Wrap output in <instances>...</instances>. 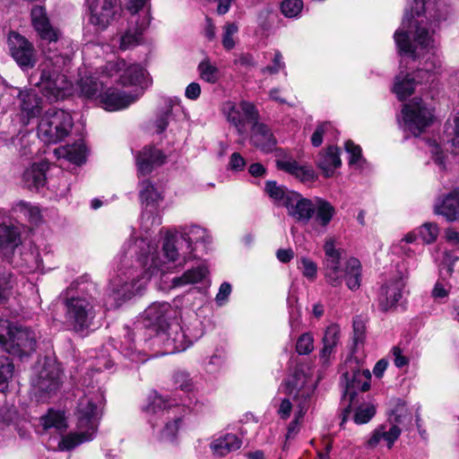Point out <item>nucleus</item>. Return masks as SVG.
<instances>
[{
	"mask_svg": "<svg viewBox=\"0 0 459 459\" xmlns=\"http://www.w3.org/2000/svg\"><path fill=\"white\" fill-rule=\"evenodd\" d=\"M178 237L167 230L160 250L158 245L144 238H130L123 246L115 275L110 279L108 293L118 307L145 288L154 276L168 273L179 256Z\"/></svg>",
	"mask_w": 459,
	"mask_h": 459,
	"instance_id": "nucleus-1",
	"label": "nucleus"
},
{
	"mask_svg": "<svg viewBox=\"0 0 459 459\" xmlns=\"http://www.w3.org/2000/svg\"><path fill=\"white\" fill-rule=\"evenodd\" d=\"M415 4L411 13L406 12L401 27L394 32V39L399 53L413 59L425 54H431L423 66L413 74L400 73L394 80L393 91L401 100L411 95L418 83L432 80L441 63L433 50L436 47L435 29L424 12V0H413Z\"/></svg>",
	"mask_w": 459,
	"mask_h": 459,
	"instance_id": "nucleus-2",
	"label": "nucleus"
},
{
	"mask_svg": "<svg viewBox=\"0 0 459 459\" xmlns=\"http://www.w3.org/2000/svg\"><path fill=\"white\" fill-rule=\"evenodd\" d=\"M91 376L87 373L83 385L87 389L80 398L75 416L76 430L63 436L58 443L61 451H68L75 446L93 439L98 429L101 408L104 404V393L99 385H94Z\"/></svg>",
	"mask_w": 459,
	"mask_h": 459,
	"instance_id": "nucleus-3",
	"label": "nucleus"
},
{
	"mask_svg": "<svg viewBox=\"0 0 459 459\" xmlns=\"http://www.w3.org/2000/svg\"><path fill=\"white\" fill-rule=\"evenodd\" d=\"M179 403L175 397L152 392L143 410L152 428L157 440L164 444H175L183 424V416L178 413Z\"/></svg>",
	"mask_w": 459,
	"mask_h": 459,
	"instance_id": "nucleus-4",
	"label": "nucleus"
},
{
	"mask_svg": "<svg viewBox=\"0 0 459 459\" xmlns=\"http://www.w3.org/2000/svg\"><path fill=\"white\" fill-rule=\"evenodd\" d=\"M45 59L39 65L40 76L36 85L49 100L63 99L69 93L71 82L68 81L64 70L72 60L69 53H58L55 49L43 50Z\"/></svg>",
	"mask_w": 459,
	"mask_h": 459,
	"instance_id": "nucleus-5",
	"label": "nucleus"
},
{
	"mask_svg": "<svg viewBox=\"0 0 459 459\" xmlns=\"http://www.w3.org/2000/svg\"><path fill=\"white\" fill-rule=\"evenodd\" d=\"M323 270L325 281L332 287H340L343 281L352 291L360 287L361 264L354 257L342 262V249L336 247L335 239L327 238L324 244Z\"/></svg>",
	"mask_w": 459,
	"mask_h": 459,
	"instance_id": "nucleus-6",
	"label": "nucleus"
},
{
	"mask_svg": "<svg viewBox=\"0 0 459 459\" xmlns=\"http://www.w3.org/2000/svg\"><path fill=\"white\" fill-rule=\"evenodd\" d=\"M170 312V305L168 302H154L151 304L142 315V322L144 327L152 328L156 332L154 341L156 342H166L162 354H172L185 351L187 347L183 343L184 335L178 328H169V333H176V337L167 338L168 316Z\"/></svg>",
	"mask_w": 459,
	"mask_h": 459,
	"instance_id": "nucleus-7",
	"label": "nucleus"
},
{
	"mask_svg": "<svg viewBox=\"0 0 459 459\" xmlns=\"http://www.w3.org/2000/svg\"><path fill=\"white\" fill-rule=\"evenodd\" d=\"M36 334L27 327L0 320V351L22 358L35 351Z\"/></svg>",
	"mask_w": 459,
	"mask_h": 459,
	"instance_id": "nucleus-8",
	"label": "nucleus"
},
{
	"mask_svg": "<svg viewBox=\"0 0 459 459\" xmlns=\"http://www.w3.org/2000/svg\"><path fill=\"white\" fill-rule=\"evenodd\" d=\"M105 76L123 86H138L142 91L136 93L141 94L152 83V78L144 67L124 59L107 63L102 71V77Z\"/></svg>",
	"mask_w": 459,
	"mask_h": 459,
	"instance_id": "nucleus-9",
	"label": "nucleus"
},
{
	"mask_svg": "<svg viewBox=\"0 0 459 459\" xmlns=\"http://www.w3.org/2000/svg\"><path fill=\"white\" fill-rule=\"evenodd\" d=\"M74 126L70 113L63 109L49 108L38 125V136L46 143H56L69 135Z\"/></svg>",
	"mask_w": 459,
	"mask_h": 459,
	"instance_id": "nucleus-10",
	"label": "nucleus"
},
{
	"mask_svg": "<svg viewBox=\"0 0 459 459\" xmlns=\"http://www.w3.org/2000/svg\"><path fill=\"white\" fill-rule=\"evenodd\" d=\"M65 321L75 332H84L89 329L96 316V301L91 296L77 294L65 301Z\"/></svg>",
	"mask_w": 459,
	"mask_h": 459,
	"instance_id": "nucleus-11",
	"label": "nucleus"
},
{
	"mask_svg": "<svg viewBox=\"0 0 459 459\" xmlns=\"http://www.w3.org/2000/svg\"><path fill=\"white\" fill-rule=\"evenodd\" d=\"M283 392L292 398L295 408L308 410L316 388V383L302 369L296 368L282 385Z\"/></svg>",
	"mask_w": 459,
	"mask_h": 459,
	"instance_id": "nucleus-12",
	"label": "nucleus"
},
{
	"mask_svg": "<svg viewBox=\"0 0 459 459\" xmlns=\"http://www.w3.org/2000/svg\"><path fill=\"white\" fill-rule=\"evenodd\" d=\"M63 383V374L58 363L46 359L36 369L31 377V385L39 400L44 401L48 395L56 393Z\"/></svg>",
	"mask_w": 459,
	"mask_h": 459,
	"instance_id": "nucleus-13",
	"label": "nucleus"
},
{
	"mask_svg": "<svg viewBox=\"0 0 459 459\" xmlns=\"http://www.w3.org/2000/svg\"><path fill=\"white\" fill-rule=\"evenodd\" d=\"M131 13L129 26L119 38V48L127 50L143 42V34L151 23L150 5L139 7V11Z\"/></svg>",
	"mask_w": 459,
	"mask_h": 459,
	"instance_id": "nucleus-14",
	"label": "nucleus"
},
{
	"mask_svg": "<svg viewBox=\"0 0 459 459\" xmlns=\"http://www.w3.org/2000/svg\"><path fill=\"white\" fill-rule=\"evenodd\" d=\"M405 130L420 135L433 121V110L421 100L414 99L403 106L402 110Z\"/></svg>",
	"mask_w": 459,
	"mask_h": 459,
	"instance_id": "nucleus-15",
	"label": "nucleus"
},
{
	"mask_svg": "<svg viewBox=\"0 0 459 459\" xmlns=\"http://www.w3.org/2000/svg\"><path fill=\"white\" fill-rule=\"evenodd\" d=\"M222 113L240 135L247 132V124H253L258 119V111L254 104L245 100L239 103L226 101L222 106Z\"/></svg>",
	"mask_w": 459,
	"mask_h": 459,
	"instance_id": "nucleus-16",
	"label": "nucleus"
},
{
	"mask_svg": "<svg viewBox=\"0 0 459 459\" xmlns=\"http://www.w3.org/2000/svg\"><path fill=\"white\" fill-rule=\"evenodd\" d=\"M30 18L32 27L41 39L42 44L48 45V47H43V50L49 48L53 49L52 46L55 47L58 44L61 33L59 30L51 25L45 7L34 5L30 11Z\"/></svg>",
	"mask_w": 459,
	"mask_h": 459,
	"instance_id": "nucleus-17",
	"label": "nucleus"
},
{
	"mask_svg": "<svg viewBox=\"0 0 459 459\" xmlns=\"http://www.w3.org/2000/svg\"><path fill=\"white\" fill-rule=\"evenodd\" d=\"M345 367L347 370L343 373L344 397L351 402L357 392H366L369 389L371 373L368 369H360L351 359L346 362Z\"/></svg>",
	"mask_w": 459,
	"mask_h": 459,
	"instance_id": "nucleus-18",
	"label": "nucleus"
},
{
	"mask_svg": "<svg viewBox=\"0 0 459 459\" xmlns=\"http://www.w3.org/2000/svg\"><path fill=\"white\" fill-rule=\"evenodd\" d=\"M8 48L12 57L22 69H29L36 64V51L33 45L21 34L11 31Z\"/></svg>",
	"mask_w": 459,
	"mask_h": 459,
	"instance_id": "nucleus-19",
	"label": "nucleus"
},
{
	"mask_svg": "<svg viewBox=\"0 0 459 459\" xmlns=\"http://www.w3.org/2000/svg\"><path fill=\"white\" fill-rule=\"evenodd\" d=\"M91 13L90 22L97 30H104L119 13L117 0H86Z\"/></svg>",
	"mask_w": 459,
	"mask_h": 459,
	"instance_id": "nucleus-20",
	"label": "nucleus"
},
{
	"mask_svg": "<svg viewBox=\"0 0 459 459\" xmlns=\"http://www.w3.org/2000/svg\"><path fill=\"white\" fill-rule=\"evenodd\" d=\"M140 96L141 93H127L124 91L109 88L100 95V103L108 111H117L129 107Z\"/></svg>",
	"mask_w": 459,
	"mask_h": 459,
	"instance_id": "nucleus-21",
	"label": "nucleus"
},
{
	"mask_svg": "<svg viewBox=\"0 0 459 459\" xmlns=\"http://www.w3.org/2000/svg\"><path fill=\"white\" fill-rule=\"evenodd\" d=\"M166 155L156 147L145 146L136 155L138 173L146 176L166 161Z\"/></svg>",
	"mask_w": 459,
	"mask_h": 459,
	"instance_id": "nucleus-22",
	"label": "nucleus"
},
{
	"mask_svg": "<svg viewBox=\"0 0 459 459\" xmlns=\"http://www.w3.org/2000/svg\"><path fill=\"white\" fill-rule=\"evenodd\" d=\"M287 200L285 207L290 216L304 224L311 221L314 200L304 198L297 192L290 194V196L287 197Z\"/></svg>",
	"mask_w": 459,
	"mask_h": 459,
	"instance_id": "nucleus-23",
	"label": "nucleus"
},
{
	"mask_svg": "<svg viewBox=\"0 0 459 459\" xmlns=\"http://www.w3.org/2000/svg\"><path fill=\"white\" fill-rule=\"evenodd\" d=\"M435 213L442 215L447 221H459V187L439 197L434 208Z\"/></svg>",
	"mask_w": 459,
	"mask_h": 459,
	"instance_id": "nucleus-24",
	"label": "nucleus"
},
{
	"mask_svg": "<svg viewBox=\"0 0 459 459\" xmlns=\"http://www.w3.org/2000/svg\"><path fill=\"white\" fill-rule=\"evenodd\" d=\"M336 213L333 205L320 197L314 199L312 223L315 229L325 230Z\"/></svg>",
	"mask_w": 459,
	"mask_h": 459,
	"instance_id": "nucleus-25",
	"label": "nucleus"
},
{
	"mask_svg": "<svg viewBox=\"0 0 459 459\" xmlns=\"http://www.w3.org/2000/svg\"><path fill=\"white\" fill-rule=\"evenodd\" d=\"M251 142L263 152H272L276 146V139L271 129L257 120L253 122L251 131Z\"/></svg>",
	"mask_w": 459,
	"mask_h": 459,
	"instance_id": "nucleus-26",
	"label": "nucleus"
},
{
	"mask_svg": "<svg viewBox=\"0 0 459 459\" xmlns=\"http://www.w3.org/2000/svg\"><path fill=\"white\" fill-rule=\"evenodd\" d=\"M277 168L283 170L301 182H311L316 178V172L311 166L301 165L293 159H282L276 161Z\"/></svg>",
	"mask_w": 459,
	"mask_h": 459,
	"instance_id": "nucleus-27",
	"label": "nucleus"
},
{
	"mask_svg": "<svg viewBox=\"0 0 459 459\" xmlns=\"http://www.w3.org/2000/svg\"><path fill=\"white\" fill-rule=\"evenodd\" d=\"M404 284L402 280L393 281L381 287L378 300L380 309L387 311L401 299Z\"/></svg>",
	"mask_w": 459,
	"mask_h": 459,
	"instance_id": "nucleus-28",
	"label": "nucleus"
},
{
	"mask_svg": "<svg viewBox=\"0 0 459 459\" xmlns=\"http://www.w3.org/2000/svg\"><path fill=\"white\" fill-rule=\"evenodd\" d=\"M48 164L45 161L33 163L27 168L22 176V181L26 187L30 190H38L46 184V171Z\"/></svg>",
	"mask_w": 459,
	"mask_h": 459,
	"instance_id": "nucleus-29",
	"label": "nucleus"
},
{
	"mask_svg": "<svg viewBox=\"0 0 459 459\" xmlns=\"http://www.w3.org/2000/svg\"><path fill=\"white\" fill-rule=\"evenodd\" d=\"M179 113H181V107L178 99L170 98L164 100V107L157 114L154 121L156 133H162L167 128L172 118Z\"/></svg>",
	"mask_w": 459,
	"mask_h": 459,
	"instance_id": "nucleus-30",
	"label": "nucleus"
},
{
	"mask_svg": "<svg viewBox=\"0 0 459 459\" xmlns=\"http://www.w3.org/2000/svg\"><path fill=\"white\" fill-rule=\"evenodd\" d=\"M20 243V232L16 227L4 223L0 224V252L4 256L13 254Z\"/></svg>",
	"mask_w": 459,
	"mask_h": 459,
	"instance_id": "nucleus-31",
	"label": "nucleus"
},
{
	"mask_svg": "<svg viewBox=\"0 0 459 459\" xmlns=\"http://www.w3.org/2000/svg\"><path fill=\"white\" fill-rule=\"evenodd\" d=\"M316 163L326 178L332 177L342 165L340 150L336 146H329L326 151L319 153Z\"/></svg>",
	"mask_w": 459,
	"mask_h": 459,
	"instance_id": "nucleus-32",
	"label": "nucleus"
},
{
	"mask_svg": "<svg viewBox=\"0 0 459 459\" xmlns=\"http://www.w3.org/2000/svg\"><path fill=\"white\" fill-rule=\"evenodd\" d=\"M57 158H65L74 164H82L87 156V148L82 141L55 150Z\"/></svg>",
	"mask_w": 459,
	"mask_h": 459,
	"instance_id": "nucleus-33",
	"label": "nucleus"
},
{
	"mask_svg": "<svg viewBox=\"0 0 459 459\" xmlns=\"http://www.w3.org/2000/svg\"><path fill=\"white\" fill-rule=\"evenodd\" d=\"M340 338V327L337 325H329L323 338L324 346L320 351V361L325 366L328 364Z\"/></svg>",
	"mask_w": 459,
	"mask_h": 459,
	"instance_id": "nucleus-34",
	"label": "nucleus"
},
{
	"mask_svg": "<svg viewBox=\"0 0 459 459\" xmlns=\"http://www.w3.org/2000/svg\"><path fill=\"white\" fill-rule=\"evenodd\" d=\"M44 430L49 433L63 435L67 429V422L64 412L49 410L48 413L40 418Z\"/></svg>",
	"mask_w": 459,
	"mask_h": 459,
	"instance_id": "nucleus-35",
	"label": "nucleus"
},
{
	"mask_svg": "<svg viewBox=\"0 0 459 459\" xmlns=\"http://www.w3.org/2000/svg\"><path fill=\"white\" fill-rule=\"evenodd\" d=\"M241 445V440L236 435L226 434L214 439L210 446L214 455L224 456L239 449Z\"/></svg>",
	"mask_w": 459,
	"mask_h": 459,
	"instance_id": "nucleus-36",
	"label": "nucleus"
},
{
	"mask_svg": "<svg viewBox=\"0 0 459 459\" xmlns=\"http://www.w3.org/2000/svg\"><path fill=\"white\" fill-rule=\"evenodd\" d=\"M21 100V108L23 114H26L28 120L36 117L40 111V98L32 91H21L19 92Z\"/></svg>",
	"mask_w": 459,
	"mask_h": 459,
	"instance_id": "nucleus-37",
	"label": "nucleus"
},
{
	"mask_svg": "<svg viewBox=\"0 0 459 459\" xmlns=\"http://www.w3.org/2000/svg\"><path fill=\"white\" fill-rule=\"evenodd\" d=\"M105 82L98 80L92 76L82 77L78 82L80 93L86 99H100V90L103 88Z\"/></svg>",
	"mask_w": 459,
	"mask_h": 459,
	"instance_id": "nucleus-38",
	"label": "nucleus"
},
{
	"mask_svg": "<svg viewBox=\"0 0 459 459\" xmlns=\"http://www.w3.org/2000/svg\"><path fill=\"white\" fill-rule=\"evenodd\" d=\"M139 195L142 203L147 206L156 205L163 199L162 193L148 179L140 183Z\"/></svg>",
	"mask_w": 459,
	"mask_h": 459,
	"instance_id": "nucleus-39",
	"label": "nucleus"
},
{
	"mask_svg": "<svg viewBox=\"0 0 459 459\" xmlns=\"http://www.w3.org/2000/svg\"><path fill=\"white\" fill-rule=\"evenodd\" d=\"M445 133L451 145V151L455 154H459V112L447 120Z\"/></svg>",
	"mask_w": 459,
	"mask_h": 459,
	"instance_id": "nucleus-40",
	"label": "nucleus"
},
{
	"mask_svg": "<svg viewBox=\"0 0 459 459\" xmlns=\"http://www.w3.org/2000/svg\"><path fill=\"white\" fill-rule=\"evenodd\" d=\"M265 191L278 205L284 207L287 204V197L290 196V194H294V191L277 185L275 181H268L265 185Z\"/></svg>",
	"mask_w": 459,
	"mask_h": 459,
	"instance_id": "nucleus-41",
	"label": "nucleus"
},
{
	"mask_svg": "<svg viewBox=\"0 0 459 459\" xmlns=\"http://www.w3.org/2000/svg\"><path fill=\"white\" fill-rule=\"evenodd\" d=\"M13 211L21 213L27 218L31 223H38L40 221L41 214L38 206L32 205L24 201H19L13 206Z\"/></svg>",
	"mask_w": 459,
	"mask_h": 459,
	"instance_id": "nucleus-42",
	"label": "nucleus"
},
{
	"mask_svg": "<svg viewBox=\"0 0 459 459\" xmlns=\"http://www.w3.org/2000/svg\"><path fill=\"white\" fill-rule=\"evenodd\" d=\"M298 269L301 272L302 275L313 282L317 278V264L307 256H301L298 260L297 264Z\"/></svg>",
	"mask_w": 459,
	"mask_h": 459,
	"instance_id": "nucleus-43",
	"label": "nucleus"
},
{
	"mask_svg": "<svg viewBox=\"0 0 459 459\" xmlns=\"http://www.w3.org/2000/svg\"><path fill=\"white\" fill-rule=\"evenodd\" d=\"M416 231L425 244L435 242L439 234L438 226L433 222H426L419 227Z\"/></svg>",
	"mask_w": 459,
	"mask_h": 459,
	"instance_id": "nucleus-44",
	"label": "nucleus"
},
{
	"mask_svg": "<svg viewBox=\"0 0 459 459\" xmlns=\"http://www.w3.org/2000/svg\"><path fill=\"white\" fill-rule=\"evenodd\" d=\"M201 280V268L196 265L195 268L189 269L185 272L180 277H176L172 280L174 287H181L186 284L198 282Z\"/></svg>",
	"mask_w": 459,
	"mask_h": 459,
	"instance_id": "nucleus-45",
	"label": "nucleus"
},
{
	"mask_svg": "<svg viewBox=\"0 0 459 459\" xmlns=\"http://www.w3.org/2000/svg\"><path fill=\"white\" fill-rule=\"evenodd\" d=\"M14 283L15 281L11 273L0 272V302L11 296Z\"/></svg>",
	"mask_w": 459,
	"mask_h": 459,
	"instance_id": "nucleus-46",
	"label": "nucleus"
},
{
	"mask_svg": "<svg viewBox=\"0 0 459 459\" xmlns=\"http://www.w3.org/2000/svg\"><path fill=\"white\" fill-rule=\"evenodd\" d=\"M376 414L374 404L365 403L359 406L354 413V421L357 424H365L368 422Z\"/></svg>",
	"mask_w": 459,
	"mask_h": 459,
	"instance_id": "nucleus-47",
	"label": "nucleus"
},
{
	"mask_svg": "<svg viewBox=\"0 0 459 459\" xmlns=\"http://www.w3.org/2000/svg\"><path fill=\"white\" fill-rule=\"evenodd\" d=\"M238 31V26L234 22H228L223 26L222 45L227 50H230L235 46V36Z\"/></svg>",
	"mask_w": 459,
	"mask_h": 459,
	"instance_id": "nucleus-48",
	"label": "nucleus"
},
{
	"mask_svg": "<svg viewBox=\"0 0 459 459\" xmlns=\"http://www.w3.org/2000/svg\"><path fill=\"white\" fill-rule=\"evenodd\" d=\"M303 8L302 0H284L281 4V11L285 17H297Z\"/></svg>",
	"mask_w": 459,
	"mask_h": 459,
	"instance_id": "nucleus-49",
	"label": "nucleus"
},
{
	"mask_svg": "<svg viewBox=\"0 0 459 459\" xmlns=\"http://www.w3.org/2000/svg\"><path fill=\"white\" fill-rule=\"evenodd\" d=\"M308 410H302L300 408H296L294 411V419L290 422L287 428L286 439L294 438V437L299 433V428L301 425V421Z\"/></svg>",
	"mask_w": 459,
	"mask_h": 459,
	"instance_id": "nucleus-50",
	"label": "nucleus"
},
{
	"mask_svg": "<svg viewBox=\"0 0 459 459\" xmlns=\"http://www.w3.org/2000/svg\"><path fill=\"white\" fill-rule=\"evenodd\" d=\"M21 266H24L28 270H36L39 267L40 259L37 249L30 248L22 254Z\"/></svg>",
	"mask_w": 459,
	"mask_h": 459,
	"instance_id": "nucleus-51",
	"label": "nucleus"
},
{
	"mask_svg": "<svg viewBox=\"0 0 459 459\" xmlns=\"http://www.w3.org/2000/svg\"><path fill=\"white\" fill-rule=\"evenodd\" d=\"M314 350V337L310 333L301 334L296 343V351L299 355H307Z\"/></svg>",
	"mask_w": 459,
	"mask_h": 459,
	"instance_id": "nucleus-52",
	"label": "nucleus"
},
{
	"mask_svg": "<svg viewBox=\"0 0 459 459\" xmlns=\"http://www.w3.org/2000/svg\"><path fill=\"white\" fill-rule=\"evenodd\" d=\"M450 290L451 286L449 283L437 281L431 290V297L436 300H442L448 297Z\"/></svg>",
	"mask_w": 459,
	"mask_h": 459,
	"instance_id": "nucleus-53",
	"label": "nucleus"
},
{
	"mask_svg": "<svg viewBox=\"0 0 459 459\" xmlns=\"http://www.w3.org/2000/svg\"><path fill=\"white\" fill-rule=\"evenodd\" d=\"M246 165L245 158L239 152H235L230 157L227 169L234 172H239L244 170Z\"/></svg>",
	"mask_w": 459,
	"mask_h": 459,
	"instance_id": "nucleus-54",
	"label": "nucleus"
},
{
	"mask_svg": "<svg viewBox=\"0 0 459 459\" xmlns=\"http://www.w3.org/2000/svg\"><path fill=\"white\" fill-rule=\"evenodd\" d=\"M175 384L178 388L184 392H191L194 387V384L189 375L186 372H178L175 377Z\"/></svg>",
	"mask_w": 459,
	"mask_h": 459,
	"instance_id": "nucleus-55",
	"label": "nucleus"
},
{
	"mask_svg": "<svg viewBox=\"0 0 459 459\" xmlns=\"http://www.w3.org/2000/svg\"><path fill=\"white\" fill-rule=\"evenodd\" d=\"M291 400V397L287 396L281 401L277 410V413L281 419H289L290 417L292 411H295V403L293 404Z\"/></svg>",
	"mask_w": 459,
	"mask_h": 459,
	"instance_id": "nucleus-56",
	"label": "nucleus"
},
{
	"mask_svg": "<svg viewBox=\"0 0 459 459\" xmlns=\"http://www.w3.org/2000/svg\"><path fill=\"white\" fill-rule=\"evenodd\" d=\"M382 440L386 442L388 448H391L395 440L401 435V430L397 426H392L388 430H385L383 426L380 427Z\"/></svg>",
	"mask_w": 459,
	"mask_h": 459,
	"instance_id": "nucleus-57",
	"label": "nucleus"
},
{
	"mask_svg": "<svg viewBox=\"0 0 459 459\" xmlns=\"http://www.w3.org/2000/svg\"><path fill=\"white\" fill-rule=\"evenodd\" d=\"M219 78V72L217 68L210 62L203 60V80L208 82H214Z\"/></svg>",
	"mask_w": 459,
	"mask_h": 459,
	"instance_id": "nucleus-58",
	"label": "nucleus"
},
{
	"mask_svg": "<svg viewBox=\"0 0 459 459\" xmlns=\"http://www.w3.org/2000/svg\"><path fill=\"white\" fill-rule=\"evenodd\" d=\"M161 220L158 214L157 216H153L150 211H144L143 212L141 227L145 232L151 229V226H159Z\"/></svg>",
	"mask_w": 459,
	"mask_h": 459,
	"instance_id": "nucleus-59",
	"label": "nucleus"
},
{
	"mask_svg": "<svg viewBox=\"0 0 459 459\" xmlns=\"http://www.w3.org/2000/svg\"><path fill=\"white\" fill-rule=\"evenodd\" d=\"M273 65H268L263 69V73H268L270 74H275L284 68L285 64L282 61V55L280 51L276 50L274 53Z\"/></svg>",
	"mask_w": 459,
	"mask_h": 459,
	"instance_id": "nucleus-60",
	"label": "nucleus"
},
{
	"mask_svg": "<svg viewBox=\"0 0 459 459\" xmlns=\"http://www.w3.org/2000/svg\"><path fill=\"white\" fill-rule=\"evenodd\" d=\"M332 128L330 123H323L319 125L311 137V143L315 147L319 146L323 142V135Z\"/></svg>",
	"mask_w": 459,
	"mask_h": 459,
	"instance_id": "nucleus-61",
	"label": "nucleus"
},
{
	"mask_svg": "<svg viewBox=\"0 0 459 459\" xmlns=\"http://www.w3.org/2000/svg\"><path fill=\"white\" fill-rule=\"evenodd\" d=\"M346 152L350 154V164H356L361 158V148L351 141L345 143Z\"/></svg>",
	"mask_w": 459,
	"mask_h": 459,
	"instance_id": "nucleus-62",
	"label": "nucleus"
},
{
	"mask_svg": "<svg viewBox=\"0 0 459 459\" xmlns=\"http://www.w3.org/2000/svg\"><path fill=\"white\" fill-rule=\"evenodd\" d=\"M230 293H231L230 284L228 282H223L221 285V287L219 289V292L216 295V299H215L216 303L219 306L224 305L226 303V301L228 300V298Z\"/></svg>",
	"mask_w": 459,
	"mask_h": 459,
	"instance_id": "nucleus-63",
	"label": "nucleus"
},
{
	"mask_svg": "<svg viewBox=\"0 0 459 459\" xmlns=\"http://www.w3.org/2000/svg\"><path fill=\"white\" fill-rule=\"evenodd\" d=\"M445 238L452 246L459 247V231L454 228H448L445 230Z\"/></svg>",
	"mask_w": 459,
	"mask_h": 459,
	"instance_id": "nucleus-64",
	"label": "nucleus"
}]
</instances>
